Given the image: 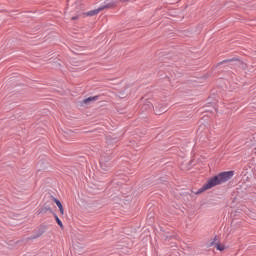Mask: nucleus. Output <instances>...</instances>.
<instances>
[{
    "mask_svg": "<svg viewBox=\"0 0 256 256\" xmlns=\"http://www.w3.org/2000/svg\"><path fill=\"white\" fill-rule=\"evenodd\" d=\"M143 111H151L153 109V104L151 102H147L142 106Z\"/></svg>",
    "mask_w": 256,
    "mask_h": 256,
    "instance_id": "nucleus-7",
    "label": "nucleus"
},
{
    "mask_svg": "<svg viewBox=\"0 0 256 256\" xmlns=\"http://www.w3.org/2000/svg\"><path fill=\"white\" fill-rule=\"evenodd\" d=\"M56 223H58L59 227L63 228V222L61 221V219H59V216H57L56 214L54 215Z\"/></svg>",
    "mask_w": 256,
    "mask_h": 256,
    "instance_id": "nucleus-9",
    "label": "nucleus"
},
{
    "mask_svg": "<svg viewBox=\"0 0 256 256\" xmlns=\"http://www.w3.org/2000/svg\"><path fill=\"white\" fill-rule=\"evenodd\" d=\"M114 7H117V1L112 0L110 2H105L102 6H100V9L105 10V9H113Z\"/></svg>",
    "mask_w": 256,
    "mask_h": 256,
    "instance_id": "nucleus-2",
    "label": "nucleus"
},
{
    "mask_svg": "<svg viewBox=\"0 0 256 256\" xmlns=\"http://www.w3.org/2000/svg\"><path fill=\"white\" fill-rule=\"evenodd\" d=\"M47 231V226H40L37 230V233L35 236L32 237V239H39L41 235H43Z\"/></svg>",
    "mask_w": 256,
    "mask_h": 256,
    "instance_id": "nucleus-3",
    "label": "nucleus"
},
{
    "mask_svg": "<svg viewBox=\"0 0 256 256\" xmlns=\"http://www.w3.org/2000/svg\"><path fill=\"white\" fill-rule=\"evenodd\" d=\"M100 167L103 169V171H108L109 169L105 167V162H103V159L100 161Z\"/></svg>",
    "mask_w": 256,
    "mask_h": 256,
    "instance_id": "nucleus-10",
    "label": "nucleus"
},
{
    "mask_svg": "<svg viewBox=\"0 0 256 256\" xmlns=\"http://www.w3.org/2000/svg\"><path fill=\"white\" fill-rule=\"evenodd\" d=\"M103 11V8L99 7L97 9L91 10L86 13L87 17H95V15H99Z\"/></svg>",
    "mask_w": 256,
    "mask_h": 256,
    "instance_id": "nucleus-4",
    "label": "nucleus"
},
{
    "mask_svg": "<svg viewBox=\"0 0 256 256\" xmlns=\"http://www.w3.org/2000/svg\"><path fill=\"white\" fill-rule=\"evenodd\" d=\"M212 245H215V247L218 251H225V246H223L219 243L212 242Z\"/></svg>",
    "mask_w": 256,
    "mask_h": 256,
    "instance_id": "nucleus-8",
    "label": "nucleus"
},
{
    "mask_svg": "<svg viewBox=\"0 0 256 256\" xmlns=\"http://www.w3.org/2000/svg\"><path fill=\"white\" fill-rule=\"evenodd\" d=\"M54 203H56L57 207L59 208V211L61 215H65V209H63V204H61V201L57 198H53Z\"/></svg>",
    "mask_w": 256,
    "mask_h": 256,
    "instance_id": "nucleus-5",
    "label": "nucleus"
},
{
    "mask_svg": "<svg viewBox=\"0 0 256 256\" xmlns=\"http://www.w3.org/2000/svg\"><path fill=\"white\" fill-rule=\"evenodd\" d=\"M161 113H165V109L164 108L160 112H156V115H161Z\"/></svg>",
    "mask_w": 256,
    "mask_h": 256,
    "instance_id": "nucleus-12",
    "label": "nucleus"
},
{
    "mask_svg": "<svg viewBox=\"0 0 256 256\" xmlns=\"http://www.w3.org/2000/svg\"><path fill=\"white\" fill-rule=\"evenodd\" d=\"M233 175V171H226L212 177L202 186L198 193H203V191H207V189H212V187L221 185L222 183H227V181H229Z\"/></svg>",
    "mask_w": 256,
    "mask_h": 256,
    "instance_id": "nucleus-1",
    "label": "nucleus"
},
{
    "mask_svg": "<svg viewBox=\"0 0 256 256\" xmlns=\"http://www.w3.org/2000/svg\"><path fill=\"white\" fill-rule=\"evenodd\" d=\"M231 61H237V63H239V59H236V58H234V59H229V60H224V61L221 62V63H231Z\"/></svg>",
    "mask_w": 256,
    "mask_h": 256,
    "instance_id": "nucleus-11",
    "label": "nucleus"
},
{
    "mask_svg": "<svg viewBox=\"0 0 256 256\" xmlns=\"http://www.w3.org/2000/svg\"><path fill=\"white\" fill-rule=\"evenodd\" d=\"M97 99H99V96L88 97L83 100V103L87 105V103H91V101H97Z\"/></svg>",
    "mask_w": 256,
    "mask_h": 256,
    "instance_id": "nucleus-6",
    "label": "nucleus"
},
{
    "mask_svg": "<svg viewBox=\"0 0 256 256\" xmlns=\"http://www.w3.org/2000/svg\"><path fill=\"white\" fill-rule=\"evenodd\" d=\"M71 19H72V21H77V19H79V16H74Z\"/></svg>",
    "mask_w": 256,
    "mask_h": 256,
    "instance_id": "nucleus-13",
    "label": "nucleus"
}]
</instances>
